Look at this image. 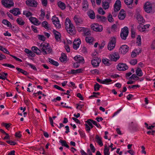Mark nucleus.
I'll use <instances>...</instances> for the list:
<instances>
[{"label":"nucleus","instance_id":"1","mask_svg":"<svg viewBox=\"0 0 155 155\" xmlns=\"http://www.w3.org/2000/svg\"><path fill=\"white\" fill-rule=\"evenodd\" d=\"M39 48L41 51L43 52V54L45 55L48 53H50L52 50L50 48L49 43H41L39 46Z\"/></svg>","mask_w":155,"mask_h":155},{"label":"nucleus","instance_id":"2","mask_svg":"<svg viewBox=\"0 0 155 155\" xmlns=\"http://www.w3.org/2000/svg\"><path fill=\"white\" fill-rule=\"evenodd\" d=\"M65 28L69 33L73 32L74 29V26L72 23L71 21L68 18H67L65 22Z\"/></svg>","mask_w":155,"mask_h":155},{"label":"nucleus","instance_id":"3","mask_svg":"<svg viewBox=\"0 0 155 155\" xmlns=\"http://www.w3.org/2000/svg\"><path fill=\"white\" fill-rule=\"evenodd\" d=\"M116 42V38L114 37H111L107 46L108 49L110 51L113 49L115 46Z\"/></svg>","mask_w":155,"mask_h":155},{"label":"nucleus","instance_id":"4","mask_svg":"<svg viewBox=\"0 0 155 155\" xmlns=\"http://www.w3.org/2000/svg\"><path fill=\"white\" fill-rule=\"evenodd\" d=\"M128 28L127 27H124L122 29L120 34V37L122 39L126 40L128 34Z\"/></svg>","mask_w":155,"mask_h":155},{"label":"nucleus","instance_id":"5","mask_svg":"<svg viewBox=\"0 0 155 155\" xmlns=\"http://www.w3.org/2000/svg\"><path fill=\"white\" fill-rule=\"evenodd\" d=\"M91 27L92 29L96 31L101 32L103 29L102 26L97 24H94L91 25Z\"/></svg>","mask_w":155,"mask_h":155},{"label":"nucleus","instance_id":"6","mask_svg":"<svg viewBox=\"0 0 155 155\" xmlns=\"http://www.w3.org/2000/svg\"><path fill=\"white\" fill-rule=\"evenodd\" d=\"M2 4L6 8H10L14 5V3L12 0H2Z\"/></svg>","mask_w":155,"mask_h":155},{"label":"nucleus","instance_id":"7","mask_svg":"<svg viewBox=\"0 0 155 155\" xmlns=\"http://www.w3.org/2000/svg\"><path fill=\"white\" fill-rule=\"evenodd\" d=\"M52 21L53 24L56 28H61L60 21L58 17H55V16H53L52 18Z\"/></svg>","mask_w":155,"mask_h":155},{"label":"nucleus","instance_id":"8","mask_svg":"<svg viewBox=\"0 0 155 155\" xmlns=\"http://www.w3.org/2000/svg\"><path fill=\"white\" fill-rule=\"evenodd\" d=\"M26 4L28 6L36 7L38 3L37 2L34 0H28L26 1Z\"/></svg>","mask_w":155,"mask_h":155},{"label":"nucleus","instance_id":"9","mask_svg":"<svg viewBox=\"0 0 155 155\" xmlns=\"http://www.w3.org/2000/svg\"><path fill=\"white\" fill-rule=\"evenodd\" d=\"M73 19L77 26H79L83 24V20L78 16L75 15Z\"/></svg>","mask_w":155,"mask_h":155},{"label":"nucleus","instance_id":"10","mask_svg":"<svg viewBox=\"0 0 155 155\" xmlns=\"http://www.w3.org/2000/svg\"><path fill=\"white\" fill-rule=\"evenodd\" d=\"M101 59L98 58H94L91 61V64L94 67H97L99 66L101 62Z\"/></svg>","mask_w":155,"mask_h":155},{"label":"nucleus","instance_id":"11","mask_svg":"<svg viewBox=\"0 0 155 155\" xmlns=\"http://www.w3.org/2000/svg\"><path fill=\"white\" fill-rule=\"evenodd\" d=\"M120 58L118 53L117 52H114L113 54L110 55L109 58L112 61H116Z\"/></svg>","mask_w":155,"mask_h":155},{"label":"nucleus","instance_id":"12","mask_svg":"<svg viewBox=\"0 0 155 155\" xmlns=\"http://www.w3.org/2000/svg\"><path fill=\"white\" fill-rule=\"evenodd\" d=\"M129 48V47L127 45H122L120 47L119 49V52L123 54H125L128 51Z\"/></svg>","mask_w":155,"mask_h":155},{"label":"nucleus","instance_id":"13","mask_svg":"<svg viewBox=\"0 0 155 155\" xmlns=\"http://www.w3.org/2000/svg\"><path fill=\"white\" fill-rule=\"evenodd\" d=\"M145 11L147 13H150L152 10V5L150 4V2H146L144 6Z\"/></svg>","mask_w":155,"mask_h":155},{"label":"nucleus","instance_id":"14","mask_svg":"<svg viewBox=\"0 0 155 155\" xmlns=\"http://www.w3.org/2000/svg\"><path fill=\"white\" fill-rule=\"evenodd\" d=\"M128 67L125 64L123 63H120L118 65L117 67V69L119 71H124L127 70Z\"/></svg>","mask_w":155,"mask_h":155},{"label":"nucleus","instance_id":"15","mask_svg":"<svg viewBox=\"0 0 155 155\" xmlns=\"http://www.w3.org/2000/svg\"><path fill=\"white\" fill-rule=\"evenodd\" d=\"M121 7V2L120 0H117L114 4V11L117 12L120 10Z\"/></svg>","mask_w":155,"mask_h":155},{"label":"nucleus","instance_id":"16","mask_svg":"<svg viewBox=\"0 0 155 155\" xmlns=\"http://www.w3.org/2000/svg\"><path fill=\"white\" fill-rule=\"evenodd\" d=\"M74 60L77 61L78 63H84V58L80 55L74 57Z\"/></svg>","mask_w":155,"mask_h":155},{"label":"nucleus","instance_id":"17","mask_svg":"<svg viewBox=\"0 0 155 155\" xmlns=\"http://www.w3.org/2000/svg\"><path fill=\"white\" fill-rule=\"evenodd\" d=\"M9 12L15 16H17L18 15L21 14L19 9L18 8H14L10 10Z\"/></svg>","mask_w":155,"mask_h":155},{"label":"nucleus","instance_id":"18","mask_svg":"<svg viewBox=\"0 0 155 155\" xmlns=\"http://www.w3.org/2000/svg\"><path fill=\"white\" fill-rule=\"evenodd\" d=\"M29 20L32 23L35 25H38L40 24V22L35 18L31 17L29 18Z\"/></svg>","mask_w":155,"mask_h":155},{"label":"nucleus","instance_id":"19","mask_svg":"<svg viewBox=\"0 0 155 155\" xmlns=\"http://www.w3.org/2000/svg\"><path fill=\"white\" fill-rule=\"evenodd\" d=\"M53 33L54 35L55 39L58 41H59L60 40L61 37V35L60 33L54 30H53Z\"/></svg>","mask_w":155,"mask_h":155},{"label":"nucleus","instance_id":"20","mask_svg":"<svg viewBox=\"0 0 155 155\" xmlns=\"http://www.w3.org/2000/svg\"><path fill=\"white\" fill-rule=\"evenodd\" d=\"M81 42L80 39L77 40H74L73 42V48L75 50H77L80 45V43Z\"/></svg>","mask_w":155,"mask_h":155},{"label":"nucleus","instance_id":"21","mask_svg":"<svg viewBox=\"0 0 155 155\" xmlns=\"http://www.w3.org/2000/svg\"><path fill=\"white\" fill-rule=\"evenodd\" d=\"M83 8L84 11H86L88 9V4L87 0H84L82 2Z\"/></svg>","mask_w":155,"mask_h":155},{"label":"nucleus","instance_id":"22","mask_svg":"<svg viewBox=\"0 0 155 155\" xmlns=\"http://www.w3.org/2000/svg\"><path fill=\"white\" fill-rule=\"evenodd\" d=\"M137 19L139 23L141 24L145 22V20L143 17L139 14L138 13L137 15Z\"/></svg>","mask_w":155,"mask_h":155},{"label":"nucleus","instance_id":"23","mask_svg":"<svg viewBox=\"0 0 155 155\" xmlns=\"http://www.w3.org/2000/svg\"><path fill=\"white\" fill-rule=\"evenodd\" d=\"M102 138L99 137L98 135H96L95 137V141L101 146H103V143L102 141Z\"/></svg>","mask_w":155,"mask_h":155},{"label":"nucleus","instance_id":"24","mask_svg":"<svg viewBox=\"0 0 155 155\" xmlns=\"http://www.w3.org/2000/svg\"><path fill=\"white\" fill-rule=\"evenodd\" d=\"M87 15L91 19H94L95 16L94 12L92 10L89 11L87 12Z\"/></svg>","mask_w":155,"mask_h":155},{"label":"nucleus","instance_id":"25","mask_svg":"<svg viewBox=\"0 0 155 155\" xmlns=\"http://www.w3.org/2000/svg\"><path fill=\"white\" fill-rule=\"evenodd\" d=\"M82 71L83 69L81 68L78 69L76 70L73 69L71 71L70 73L74 74H77L82 72Z\"/></svg>","mask_w":155,"mask_h":155},{"label":"nucleus","instance_id":"26","mask_svg":"<svg viewBox=\"0 0 155 155\" xmlns=\"http://www.w3.org/2000/svg\"><path fill=\"white\" fill-rule=\"evenodd\" d=\"M58 7L62 10H64L66 8V5L65 4L61 2V1H59L58 3Z\"/></svg>","mask_w":155,"mask_h":155},{"label":"nucleus","instance_id":"27","mask_svg":"<svg viewBox=\"0 0 155 155\" xmlns=\"http://www.w3.org/2000/svg\"><path fill=\"white\" fill-rule=\"evenodd\" d=\"M102 5L103 8L105 9H107L109 8V3L106 1H104L103 0L102 1Z\"/></svg>","mask_w":155,"mask_h":155},{"label":"nucleus","instance_id":"28","mask_svg":"<svg viewBox=\"0 0 155 155\" xmlns=\"http://www.w3.org/2000/svg\"><path fill=\"white\" fill-rule=\"evenodd\" d=\"M96 18L97 19H99L100 21H105L107 20V18L106 17L103 16H101L99 15H96Z\"/></svg>","mask_w":155,"mask_h":155},{"label":"nucleus","instance_id":"29","mask_svg":"<svg viewBox=\"0 0 155 155\" xmlns=\"http://www.w3.org/2000/svg\"><path fill=\"white\" fill-rule=\"evenodd\" d=\"M94 39L91 37H87L85 38V40L87 42L89 43L90 44H93V42Z\"/></svg>","mask_w":155,"mask_h":155},{"label":"nucleus","instance_id":"30","mask_svg":"<svg viewBox=\"0 0 155 155\" xmlns=\"http://www.w3.org/2000/svg\"><path fill=\"white\" fill-rule=\"evenodd\" d=\"M67 56L64 53L61 54V56L60 58V60L61 62H64L66 61Z\"/></svg>","mask_w":155,"mask_h":155},{"label":"nucleus","instance_id":"31","mask_svg":"<svg viewBox=\"0 0 155 155\" xmlns=\"http://www.w3.org/2000/svg\"><path fill=\"white\" fill-rule=\"evenodd\" d=\"M2 23L5 25H6L7 27L11 28L12 25L10 22L6 19H3L2 21Z\"/></svg>","mask_w":155,"mask_h":155},{"label":"nucleus","instance_id":"32","mask_svg":"<svg viewBox=\"0 0 155 155\" xmlns=\"http://www.w3.org/2000/svg\"><path fill=\"white\" fill-rule=\"evenodd\" d=\"M136 72L137 75L139 77H141L143 75L142 70L140 68H137Z\"/></svg>","mask_w":155,"mask_h":155},{"label":"nucleus","instance_id":"33","mask_svg":"<svg viewBox=\"0 0 155 155\" xmlns=\"http://www.w3.org/2000/svg\"><path fill=\"white\" fill-rule=\"evenodd\" d=\"M59 142L61 143L62 146L66 147L67 148H69V146L67 144L65 140H60L59 141Z\"/></svg>","mask_w":155,"mask_h":155},{"label":"nucleus","instance_id":"34","mask_svg":"<svg viewBox=\"0 0 155 155\" xmlns=\"http://www.w3.org/2000/svg\"><path fill=\"white\" fill-rule=\"evenodd\" d=\"M144 27V26H143V25H142L141 24L138 25L137 28L140 31L143 32L145 31V29H146V28Z\"/></svg>","mask_w":155,"mask_h":155},{"label":"nucleus","instance_id":"35","mask_svg":"<svg viewBox=\"0 0 155 155\" xmlns=\"http://www.w3.org/2000/svg\"><path fill=\"white\" fill-rule=\"evenodd\" d=\"M17 23L19 25H23L25 24V22L21 18H18L16 20Z\"/></svg>","mask_w":155,"mask_h":155},{"label":"nucleus","instance_id":"36","mask_svg":"<svg viewBox=\"0 0 155 155\" xmlns=\"http://www.w3.org/2000/svg\"><path fill=\"white\" fill-rule=\"evenodd\" d=\"M49 61L53 65L56 66H58L59 65V63L58 62L54 60H53L49 58H48Z\"/></svg>","mask_w":155,"mask_h":155},{"label":"nucleus","instance_id":"37","mask_svg":"<svg viewBox=\"0 0 155 155\" xmlns=\"http://www.w3.org/2000/svg\"><path fill=\"white\" fill-rule=\"evenodd\" d=\"M102 62L107 66H109L110 64V63L109 62V60L107 58L102 59Z\"/></svg>","mask_w":155,"mask_h":155},{"label":"nucleus","instance_id":"38","mask_svg":"<svg viewBox=\"0 0 155 155\" xmlns=\"http://www.w3.org/2000/svg\"><path fill=\"white\" fill-rule=\"evenodd\" d=\"M85 35L87 36L91 35V32L88 29L85 28L84 31Z\"/></svg>","mask_w":155,"mask_h":155},{"label":"nucleus","instance_id":"39","mask_svg":"<svg viewBox=\"0 0 155 155\" xmlns=\"http://www.w3.org/2000/svg\"><path fill=\"white\" fill-rule=\"evenodd\" d=\"M109 148H107V145H106L104 150V155H109Z\"/></svg>","mask_w":155,"mask_h":155},{"label":"nucleus","instance_id":"40","mask_svg":"<svg viewBox=\"0 0 155 155\" xmlns=\"http://www.w3.org/2000/svg\"><path fill=\"white\" fill-rule=\"evenodd\" d=\"M130 126L133 129L135 130L138 127V124L136 123H134L133 122H132L131 124H130Z\"/></svg>","mask_w":155,"mask_h":155},{"label":"nucleus","instance_id":"41","mask_svg":"<svg viewBox=\"0 0 155 155\" xmlns=\"http://www.w3.org/2000/svg\"><path fill=\"white\" fill-rule=\"evenodd\" d=\"M100 87L101 85L98 83H96V84L94 85V91H97L99 90Z\"/></svg>","mask_w":155,"mask_h":155},{"label":"nucleus","instance_id":"42","mask_svg":"<svg viewBox=\"0 0 155 155\" xmlns=\"http://www.w3.org/2000/svg\"><path fill=\"white\" fill-rule=\"evenodd\" d=\"M23 14L25 15L27 17H29L32 15L31 12L28 11H24L23 12Z\"/></svg>","mask_w":155,"mask_h":155},{"label":"nucleus","instance_id":"43","mask_svg":"<svg viewBox=\"0 0 155 155\" xmlns=\"http://www.w3.org/2000/svg\"><path fill=\"white\" fill-rule=\"evenodd\" d=\"M42 26L45 29H48L49 27L48 26V23L47 21H44L42 23Z\"/></svg>","mask_w":155,"mask_h":155},{"label":"nucleus","instance_id":"44","mask_svg":"<svg viewBox=\"0 0 155 155\" xmlns=\"http://www.w3.org/2000/svg\"><path fill=\"white\" fill-rule=\"evenodd\" d=\"M124 1L127 5H129L133 3V0H124Z\"/></svg>","mask_w":155,"mask_h":155},{"label":"nucleus","instance_id":"45","mask_svg":"<svg viewBox=\"0 0 155 155\" xmlns=\"http://www.w3.org/2000/svg\"><path fill=\"white\" fill-rule=\"evenodd\" d=\"M137 43H138V45L140 46L141 45V38L140 35H138V36L137 38Z\"/></svg>","mask_w":155,"mask_h":155},{"label":"nucleus","instance_id":"46","mask_svg":"<svg viewBox=\"0 0 155 155\" xmlns=\"http://www.w3.org/2000/svg\"><path fill=\"white\" fill-rule=\"evenodd\" d=\"M38 38L39 40L42 41H44L45 40V37L43 35H38Z\"/></svg>","mask_w":155,"mask_h":155},{"label":"nucleus","instance_id":"47","mask_svg":"<svg viewBox=\"0 0 155 155\" xmlns=\"http://www.w3.org/2000/svg\"><path fill=\"white\" fill-rule=\"evenodd\" d=\"M91 122L95 125L97 127L100 128L101 127V125L97 123V122L93 120H90Z\"/></svg>","mask_w":155,"mask_h":155},{"label":"nucleus","instance_id":"48","mask_svg":"<svg viewBox=\"0 0 155 155\" xmlns=\"http://www.w3.org/2000/svg\"><path fill=\"white\" fill-rule=\"evenodd\" d=\"M77 30L79 32H81L82 31H84L85 28L83 27H80L79 26H77Z\"/></svg>","mask_w":155,"mask_h":155},{"label":"nucleus","instance_id":"49","mask_svg":"<svg viewBox=\"0 0 155 155\" xmlns=\"http://www.w3.org/2000/svg\"><path fill=\"white\" fill-rule=\"evenodd\" d=\"M92 120L90 119H88L86 121H85V122L87 123L91 127V128H92L94 126H93L92 124V122H91V121L90 120Z\"/></svg>","mask_w":155,"mask_h":155},{"label":"nucleus","instance_id":"50","mask_svg":"<svg viewBox=\"0 0 155 155\" xmlns=\"http://www.w3.org/2000/svg\"><path fill=\"white\" fill-rule=\"evenodd\" d=\"M126 15L124 14H119L118 15V17L120 20H123L125 18Z\"/></svg>","mask_w":155,"mask_h":155},{"label":"nucleus","instance_id":"51","mask_svg":"<svg viewBox=\"0 0 155 155\" xmlns=\"http://www.w3.org/2000/svg\"><path fill=\"white\" fill-rule=\"evenodd\" d=\"M112 80L110 79H106L103 81V84H106L112 81Z\"/></svg>","mask_w":155,"mask_h":155},{"label":"nucleus","instance_id":"52","mask_svg":"<svg viewBox=\"0 0 155 155\" xmlns=\"http://www.w3.org/2000/svg\"><path fill=\"white\" fill-rule=\"evenodd\" d=\"M98 12L99 14H101L102 15H104L105 13V12L101 8H100L99 9Z\"/></svg>","mask_w":155,"mask_h":155},{"label":"nucleus","instance_id":"53","mask_svg":"<svg viewBox=\"0 0 155 155\" xmlns=\"http://www.w3.org/2000/svg\"><path fill=\"white\" fill-rule=\"evenodd\" d=\"M107 19L108 21L110 22H112L114 21V19L112 18V16L110 14L108 15Z\"/></svg>","mask_w":155,"mask_h":155},{"label":"nucleus","instance_id":"54","mask_svg":"<svg viewBox=\"0 0 155 155\" xmlns=\"http://www.w3.org/2000/svg\"><path fill=\"white\" fill-rule=\"evenodd\" d=\"M15 136L17 137L20 138L21 136L20 131H18L15 133Z\"/></svg>","mask_w":155,"mask_h":155},{"label":"nucleus","instance_id":"55","mask_svg":"<svg viewBox=\"0 0 155 155\" xmlns=\"http://www.w3.org/2000/svg\"><path fill=\"white\" fill-rule=\"evenodd\" d=\"M54 87L55 88L57 89H58L59 90H60L61 91H65V90H64L61 87H59V86H58L57 85H54Z\"/></svg>","mask_w":155,"mask_h":155},{"label":"nucleus","instance_id":"56","mask_svg":"<svg viewBox=\"0 0 155 155\" xmlns=\"http://www.w3.org/2000/svg\"><path fill=\"white\" fill-rule=\"evenodd\" d=\"M27 64L31 68H32V69H33L34 70H35V71H36L37 70V68H36L35 67L30 64V63H28Z\"/></svg>","mask_w":155,"mask_h":155},{"label":"nucleus","instance_id":"57","mask_svg":"<svg viewBox=\"0 0 155 155\" xmlns=\"http://www.w3.org/2000/svg\"><path fill=\"white\" fill-rule=\"evenodd\" d=\"M91 73L92 74H94L96 73H97L98 74H99V73H98L99 71L97 69H94V70H91Z\"/></svg>","mask_w":155,"mask_h":155},{"label":"nucleus","instance_id":"58","mask_svg":"<svg viewBox=\"0 0 155 155\" xmlns=\"http://www.w3.org/2000/svg\"><path fill=\"white\" fill-rule=\"evenodd\" d=\"M90 146L91 149L92 150V152L93 153H94L95 151V149L94 147V146L92 144H90Z\"/></svg>","mask_w":155,"mask_h":155},{"label":"nucleus","instance_id":"59","mask_svg":"<svg viewBox=\"0 0 155 155\" xmlns=\"http://www.w3.org/2000/svg\"><path fill=\"white\" fill-rule=\"evenodd\" d=\"M79 132L81 137H85V135L84 132L82 131H81L79 130Z\"/></svg>","mask_w":155,"mask_h":155},{"label":"nucleus","instance_id":"60","mask_svg":"<svg viewBox=\"0 0 155 155\" xmlns=\"http://www.w3.org/2000/svg\"><path fill=\"white\" fill-rule=\"evenodd\" d=\"M137 60L136 59H134L131 60L130 62V64L133 65H134L137 63Z\"/></svg>","mask_w":155,"mask_h":155},{"label":"nucleus","instance_id":"61","mask_svg":"<svg viewBox=\"0 0 155 155\" xmlns=\"http://www.w3.org/2000/svg\"><path fill=\"white\" fill-rule=\"evenodd\" d=\"M41 3L43 5L46 6L47 5V0H41Z\"/></svg>","mask_w":155,"mask_h":155},{"label":"nucleus","instance_id":"62","mask_svg":"<svg viewBox=\"0 0 155 155\" xmlns=\"http://www.w3.org/2000/svg\"><path fill=\"white\" fill-rule=\"evenodd\" d=\"M10 55L13 58H14V59H15L17 61H19L20 62H21L22 61L21 59L17 58V57H16V56H14V55H11L10 54Z\"/></svg>","mask_w":155,"mask_h":155},{"label":"nucleus","instance_id":"63","mask_svg":"<svg viewBox=\"0 0 155 155\" xmlns=\"http://www.w3.org/2000/svg\"><path fill=\"white\" fill-rule=\"evenodd\" d=\"M131 37L133 38H134L135 37V31L132 28L131 29Z\"/></svg>","mask_w":155,"mask_h":155},{"label":"nucleus","instance_id":"64","mask_svg":"<svg viewBox=\"0 0 155 155\" xmlns=\"http://www.w3.org/2000/svg\"><path fill=\"white\" fill-rule=\"evenodd\" d=\"M151 48L153 49H155V40L153 41L151 45Z\"/></svg>","mask_w":155,"mask_h":155}]
</instances>
